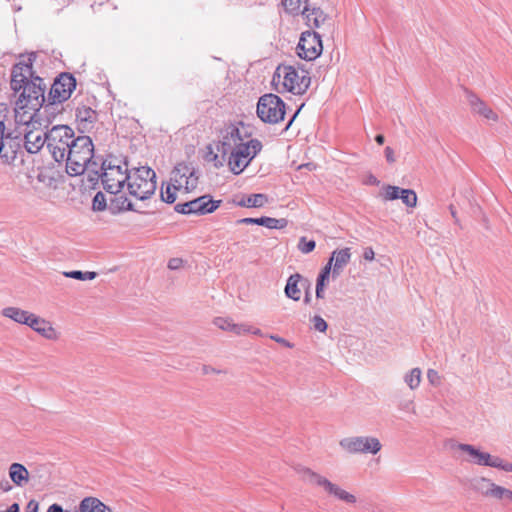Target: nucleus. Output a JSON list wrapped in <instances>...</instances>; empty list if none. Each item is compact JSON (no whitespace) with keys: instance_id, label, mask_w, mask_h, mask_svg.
<instances>
[{"instance_id":"1","label":"nucleus","mask_w":512,"mask_h":512,"mask_svg":"<svg viewBox=\"0 0 512 512\" xmlns=\"http://www.w3.org/2000/svg\"><path fill=\"white\" fill-rule=\"evenodd\" d=\"M216 148L218 152L228 154L229 168L238 175L261 151L262 143L258 139L243 136L236 125H229L222 131L221 140Z\"/></svg>"},{"instance_id":"2","label":"nucleus","mask_w":512,"mask_h":512,"mask_svg":"<svg viewBox=\"0 0 512 512\" xmlns=\"http://www.w3.org/2000/svg\"><path fill=\"white\" fill-rule=\"evenodd\" d=\"M101 182L104 189L114 194L111 206L118 211H136L130 199L124 195H117L129 179L128 164L125 160L109 156L101 164Z\"/></svg>"},{"instance_id":"3","label":"nucleus","mask_w":512,"mask_h":512,"mask_svg":"<svg viewBox=\"0 0 512 512\" xmlns=\"http://www.w3.org/2000/svg\"><path fill=\"white\" fill-rule=\"evenodd\" d=\"M94 145L89 136H78L64 156L66 171L71 176L83 174L86 169L96 172L98 164L93 161Z\"/></svg>"},{"instance_id":"4","label":"nucleus","mask_w":512,"mask_h":512,"mask_svg":"<svg viewBox=\"0 0 512 512\" xmlns=\"http://www.w3.org/2000/svg\"><path fill=\"white\" fill-rule=\"evenodd\" d=\"M272 83L276 89L283 92H291L295 95L304 94L311 83L308 71L291 65H279L274 73Z\"/></svg>"},{"instance_id":"5","label":"nucleus","mask_w":512,"mask_h":512,"mask_svg":"<svg viewBox=\"0 0 512 512\" xmlns=\"http://www.w3.org/2000/svg\"><path fill=\"white\" fill-rule=\"evenodd\" d=\"M126 184L130 196L144 201L155 193L156 173L147 166L134 168L129 172Z\"/></svg>"},{"instance_id":"6","label":"nucleus","mask_w":512,"mask_h":512,"mask_svg":"<svg viewBox=\"0 0 512 512\" xmlns=\"http://www.w3.org/2000/svg\"><path fill=\"white\" fill-rule=\"evenodd\" d=\"M47 148L56 162H64V156L75 141L72 128L56 125L46 132Z\"/></svg>"},{"instance_id":"7","label":"nucleus","mask_w":512,"mask_h":512,"mask_svg":"<svg viewBox=\"0 0 512 512\" xmlns=\"http://www.w3.org/2000/svg\"><path fill=\"white\" fill-rule=\"evenodd\" d=\"M20 91L21 93L16 101L17 107L20 109L39 110L45 102V85L43 79L38 76L30 79Z\"/></svg>"},{"instance_id":"8","label":"nucleus","mask_w":512,"mask_h":512,"mask_svg":"<svg viewBox=\"0 0 512 512\" xmlns=\"http://www.w3.org/2000/svg\"><path fill=\"white\" fill-rule=\"evenodd\" d=\"M257 115L263 122L276 124L284 119L285 103L275 94H265L259 98Z\"/></svg>"},{"instance_id":"9","label":"nucleus","mask_w":512,"mask_h":512,"mask_svg":"<svg viewBox=\"0 0 512 512\" xmlns=\"http://www.w3.org/2000/svg\"><path fill=\"white\" fill-rule=\"evenodd\" d=\"M170 181L183 193H189L198 186L199 174L191 163L181 162L171 171Z\"/></svg>"},{"instance_id":"10","label":"nucleus","mask_w":512,"mask_h":512,"mask_svg":"<svg viewBox=\"0 0 512 512\" xmlns=\"http://www.w3.org/2000/svg\"><path fill=\"white\" fill-rule=\"evenodd\" d=\"M342 450L349 454H377L382 444L379 439L373 436H351L339 441Z\"/></svg>"},{"instance_id":"11","label":"nucleus","mask_w":512,"mask_h":512,"mask_svg":"<svg viewBox=\"0 0 512 512\" xmlns=\"http://www.w3.org/2000/svg\"><path fill=\"white\" fill-rule=\"evenodd\" d=\"M220 202L212 200L209 195H204L185 203H178L175 211L185 215H205L214 212Z\"/></svg>"},{"instance_id":"12","label":"nucleus","mask_w":512,"mask_h":512,"mask_svg":"<svg viewBox=\"0 0 512 512\" xmlns=\"http://www.w3.org/2000/svg\"><path fill=\"white\" fill-rule=\"evenodd\" d=\"M450 448L461 452L462 460L467 463L491 467L494 456L474 445L452 441Z\"/></svg>"},{"instance_id":"13","label":"nucleus","mask_w":512,"mask_h":512,"mask_svg":"<svg viewBox=\"0 0 512 512\" xmlns=\"http://www.w3.org/2000/svg\"><path fill=\"white\" fill-rule=\"evenodd\" d=\"M35 58L36 53H31L27 58L20 60L13 66L11 72V88L15 92H20L23 86L26 85L30 79L35 78L32 69V64Z\"/></svg>"},{"instance_id":"14","label":"nucleus","mask_w":512,"mask_h":512,"mask_svg":"<svg viewBox=\"0 0 512 512\" xmlns=\"http://www.w3.org/2000/svg\"><path fill=\"white\" fill-rule=\"evenodd\" d=\"M76 88V79L72 74L62 73L55 79L49 92L51 103H62L71 97L72 92Z\"/></svg>"},{"instance_id":"15","label":"nucleus","mask_w":512,"mask_h":512,"mask_svg":"<svg viewBox=\"0 0 512 512\" xmlns=\"http://www.w3.org/2000/svg\"><path fill=\"white\" fill-rule=\"evenodd\" d=\"M322 49V41L318 33L310 31L302 33L297 46V53L300 58L309 61L314 60L321 54Z\"/></svg>"},{"instance_id":"16","label":"nucleus","mask_w":512,"mask_h":512,"mask_svg":"<svg viewBox=\"0 0 512 512\" xmlns=\"http://www.w3.org/2000/svg\"><path fill=\"white\" fill-rule=\"evenodd\" d=\"M47 141L46 132H43L35 126L31 129L24 130V146L27 152L31 154L38 153L44 144H47Z\"/></svg>"},{"instance_id":"17","label":"nucleus","mask_w":512,"mask_h":512,"mask_svg":"<svg viewBox=\"0 0 512 512\" xmlns=\"http://www.w3.org/2000/svg\"><path fill=\"white\" fill-rule=\"evenodd\" d=\"M467 99L471 111L474 114L483 117L486 121L490 123H497L499 121L498 114L477 95L470 93Z\"/></svg>"},{"instance_id":"18","label":"nucleus","mask_w":512,"mask_h":512,"mask_svg":"<svg viewBox=\"0 0 512 512\" xmlns=\"http://www.w3.org/2000/svg\"><path fill=\"white\" fill-rule=\"evenodd\" d=\"M471 487L474 491L486 497L496 498L499 493L500 486L493 483L490 479L485 477L475 478L471 482Z\"/></svg>"},{"instance_id":"19","label":"nucleus","mask_w":512,"mask_h":512,"mask_svg":"<svg viewBox=\"0 0 512 512\" xmlns=\"http://www.w3.org/2000/svg\"><path fill=\"white\" fill-rule=\"evenodd\" d=\"M304 281L305 278L299 273L290 275L284 288L285 296L293 301H299L301 298L300 286H304Z\"/></svg>"},{"instance_id":"20","label":"nucleus","mask_w":512,"mask_h":512,"mask_svg":"<svg viewBox=\"0 0 512 512\" xmlns=\"http://www.w3.org/2000/svg\"><path fill=\"white\" fill-rule=\"evenodd\" d=\"M303 478L305 481H307L310 485L317 486L323 489V491L330 495L334 485L336 483L331 482L328 478L325 476L316 473L312 471L309 468H305L303 470Z\"/></svg>"},{"instance_id":"21","label":"nucleus","mask_w":512,"mask_h":512,"mask_svg":"<svg viewBox=\"0 0 512 512\" xmlns=\"http://www.w3.org/2000/svg\"><path fill=\"white\" fill-rule=\"evenodd\" d=\"M330 259L333 262L332 278L336 279L351 259L350 248L333 251Z\"/></svg>"},{"instance_id":"22","label":"nucleus","mask_w":512,"mask_h":512,"mask_svg":"<svg viewBox=\"0 0 512 512\" xmlns=\"http://www.w3.org/2000/svg\"><path fill=\"white\" fill-rule=\"evenodd\" d=\"M214 325L223 331L232 332L235 335L246 334L251 331V326L247 324H237L227 317H217L213 321Z\"/></svg>"},{"instance_id":"23","label":"nucleus","mask_w":512,"mask_h":512,"mask_svg":"<svg viewBox=\"0 0 512 512\" xmlns=\"http://www.w3.org/2000/svg\"><path fill=\"white\" fill-rule=\"evenodd\" d=\"M15 113L16 121L20 124L26 125L25 129L34 127L36 124L40 125L39 110H30L29 108L20 109L16 105Z\"/></svg>"},{"instance_id":"24","label":"nucleus","mask_w":512,"mask_h":512,"mask_svg":"<svg viewBox=\"0 0 512 512\" xmlns=\"http://www.w3.org/2000/svg\"><path fill=\"white\" fill-rule=\"evenodd\" d=\"M304 15L307 25L314 28H320L328 21V16L318 8L309 9L306 6L301 11Z\"/></svg>"},{"instance_id":"25","label":"nucleus","mask_w":512,"mask_h":512,"mask_svg":"<svg viewBox=\"0 0 512 512\" xmlns=\"http://www.w3.org/2000/svg\"><path fill=\"white\" fill-rule=\"evenodd\" d=\"M76 118L83 129H88L97 119V113L91 107L80 105L76 108Z\"/></svg>"},{"instance_id":"26","label":"nucleus","mask_w":512,"mask_h":512,"mask_svg":"<svg viewBox=\"0 0 512 512\" xmlns=\"http://www.w3.org/2000/svg\"><path fill=\"white\" fill-rule=\"evenodd\" d=\"M9 477L15 485L22 487L29 481V472L24 465L12 463L9 467Z\"/></svg>"},{"instance_id":"27","label":"nucleus","mask_w":512,"mask_h":512,"mask_svg":"<svg viewBox=\"0 0 512 512\" xmlns=\"http://www.w3.org/2000/svg\"><path fill=\"white\" fill-rule=\"evenodd\" d=\"M79 512H112V510L98 498L86 497L79 504Z\"/></svg>"},{"instance_id":"28","label":"nucleus","mask_w":512,"mask_h":512,"mask_svg":"<svg viewBox=\"0 0 512 512\" xmlns=\"http://www.w3.org/2000/svg\"><path fill=\"white\" fill-rule=\"evenodd\" d=\"M33 331L41 335L43 338L47 340H58L59 332L53 327L50 321L42 318V324H38L34 327Z\"/></svg>"},{"instance_id":"29","label":"nucleus","mask_w":512,"mask_h":512,"mask_svg":"<svg viewBox=\"0 0 512 512\" xmlns=\"http://www.w3.org/2000/svg\"><path fill=\"white\" fill-rule=\"evenodd\" d=\"M27 310H23L19 307L9 306L1 310V315L12 321L24 325L26 323Z\"/></svg>"},{"instance_id":"30","label":"nucleus","mask_w":512,"mask_h":512,"mask_svg":"<svg viewBox=\"0 0 512 512\" xmlns=\"http://www.w3.org/2000/svg\"><path fill=\"white\" fill-rule=\"evenodd\" d=\"M403 380L411 390H416L422 381L421 369L418 367L412 368L404 374Z\"/></svg>"},{"instance_id":"31","label":"nucleus","mask_w":512,"mask_h":512,"mask_svg":"<svg viewBox=\"0 0 512 512\" xmlns=\"http://www.w3.org/2000/svg\"><path fill=\"white\" fill-rule=\"evenodd\" d=\"M329 496H333L334 498L342 501V502H345L347 504H355L356 501H357V498L355 495L351 494L350 492L344 490L343 488H341L338 484H335L330 495Z\"/></svg>"},{"instance_id":"32","label":"nucleus","mask_w":512,"mask_h":512,"mask_svg":"<svg viewBox=\"0 0 512 512\" xmlns=\"http://www.w3.org/2000/svg\"><path fill=\"white\" fill-rule=\"evenodd\" d=\"M268 202V197L265 194H251L247 198L241 201L239 204L245 207L259 208L263 207Z\"/></svg>"},{"instance_id":"33","label":"nucleus","mask_w":512,"mask_h":512,"mask_svg":"<svg viewBox=\"0 0 512 512\" xmlns=\"http://www.w3.org/2000/svg\"><path fill=\"white\" fill-rule=\"evenodd\" d=\"M177 192H182V191L178 187H175V185H173V183L171 181H169L165 188H164V185H162L161 199L168 204H172L177 199V195H176Z\"/></svg>"},{"instance_id":"34","label":"nucleus","mask_w":512,"mask_h":512,"mask_svg":"<svg viewBox=\"0 0 512 512\" xmlns=\"http://www.w3.org/2000/svg\"><path fill=\"white\" fill-rule=\"evenodd\" d=\"M208 152L205 156V160L207 162H210L214 165L215 168H220L224 165V163L226 161H228V154H223L222 152H220L221 154L219 155L218 153H215L213 151V149L211 148V146L208 147Z\"/></svg>"},{"instance_id":"35","label":"nucleus","mask_w":512,"mask_h":512,"mask_svg":"<svg viewBox=\"0 0 512 512\" xmlns=\"http://www.w3.org/2000/svg\"><path fill=\"white\" fill-rule=\"evenodd\" d=\"M399 199H401L408 207L414 208L417 205V195L412 189L402 188L401 193L399 194Z\"/></svg>"},{"instance_id":"36","label":"nucleus","mask_w":512,"mask_h":512,"mask_svg":"<svg viewBox=\"0 0 512 512\" xmlns=\"http://www.w3.org/2000/svg\"><path fill=\"white\" fill-rule=\"evenodd\" d=\"M285 219H276L271 217H260V225L269 229H282L286 226Z\"/></svg>"},{"instance_id":"37","label":"nucleus","mask_w":512,"mask_h":512,"mask_svg":"<svg viewBox=\"0 0 512 512\" xmlns=\"http://www.w3.org/2000/svg\"><path fill=\"white\" fill-rule=\"evenodd\" d=\"M306 0H282V5L286 12L290 14H298L301 11V5Z\"/></svg>"},{"instance_id":"38","label":"nucleus","mask_w":512,"mask_h":512,"mask_svg":"<svg viewBox=\"0 0 512 512\" xmlns=\"http://www.w3.org/2000/svg\"><path fill=\"white\" fill-rule=\"evenodd\" d=\"M107 202L102 192H97L92 201V209L94 211H103L106 209Z\"/></svg>"},{"instance_id":"39","label":"nucleus","mask_w":512,"mask_h":512,"mask_svg":"<svg viewBox=\"0 0 512 512\" xmlns=\"http://www.w3.org/2000/svg\"><path fill=\"white\" fill-rule=\"evenodd\" d=\"M316 243L314 240H307L306 237H301L298 242V249L304 253L308 254L315 249Z\"/></svg>"},{"instance_id":"40","label":"nucleus","mask_w":512,"mask_h":512,"mask_svg":"<svg viewBox=\"0 0 512 512\" xmlns=\"http://www.w3.org/2000/svg\"><path fill=\"white\" fill-rule=\"evenodd\" d=\"M402 188L392 185H387L384 187V199L385 200H396L399 199V194L401 193Z\"/></svg>"},{"instance_id":"41","label":"nucleus","mask_w":512,"mask_h":512,"mask_svg":"<svg viewBox=\"0 0 512 512\" xmlns=\"http://www.w3.org/2000/svg\"><path fill=\"white\" fill-rule=\"evenodd\" d=\"M491 467L498 468L506 472H512V463L506 462L498 456L493 457Z\"/></svg>"},{"instance_id":"42","label":"nucleus","mask_w":512,"mask_h":512,"mask_svg":"<svg viewBox=\"0 0 512 512\" xmlns=\"http://www.w3.org/2000/svg\"><path fill=\"white\" fill-rule=\"evenodd\" d=\"M427 380L434 387H439L442 384V376L435 369L427 370Z\"/></svg>"},{"instance_id":"43","label":"nucleus","mask_w":512,"mask_h":512,"mask_svg":"<svg viewBox=\"0 0 512 512\" xmlns=\"http://www.w3.org/2000/svg\"><path fill=\"white\" fill-rule=\"evenodd\" d=\"M311 322H312L313 328L316 331H319L322 333L326 332L328 325H327L326 321L321 316L315 315L311 319Z\"/></svg>"},{"instance_id":"44","label":"nucleus","mask_w":512,"mask_h":512,"mask_svg":"<svg viewBox=\"0 0 512 512\" xmlns=\"http://www.w3.org/2000/svg\"><path fill=\"white\" fill-rule=\"evenodd\" d=\"M332 271H333V262L331 259H329L327 264L322 268L317 279L327 282L329 280L330 275H332Z\"/></svg>"},{"instance_id":"45","label":"nucleus","mask_w":512,"mask_h":512,"mask_svg":"<svg viewBox=\"0 0 512 512\" xmlns=\"http://www.w3.org/2000/svg\"><path fill=\"white\" fill-rule=\"evenodd\" d=\"M38 324H42V317L28 311L26 316V323H24V325H27L33 330L34 327Z\"/></svg>"},{"instance_id":"46","label":"nucleus","mask_w":512,"mask_h":512,"mask_svg":"<svg viewBox=\"0 0 512 512\" xmlns=\"http://www.w3.org/2000/svg\"><path fill=\"white\" fill-rule=\"evenodd\" d=\"M326 281L317 279L316 281V297L317 299H323L325 296Z\"/></svg>"},{"instance_id":"47","label":"nucleus","mask_w":512,"mask_h":512,"mask_svg":"<svg viewBox=\"0 0 512 512\" xmlns=\"http://www.w3.org/2000/svg\"><path fill=\"white\" fill-rule=\"evenodd\" d=\"M63 275L68 278H73V279L84 281V272H82V271H78V270L67 271V272H63Z\"/></svg>"},{"instance_id":"48","label":"nucleus","mask_w":512,"mask_h":512,"mask_svg":"<svg viewBox=\"0 0 512 512\" xmlns=\"http://www.w3.org/2000/svg\"><path fill=\"white\" fill-rule=\"evenodd\" d=\"M270 339L274 340L275 342L287 347V348H293L294 347V344L289 342L288 340H286L285 338L283 337H280L278 335H270Z\"/></svg>"},{"instance_id":"49","label":"nucleus","mask_w":512,"mask_h":512,"mask_svg":"<svg viewBox=\"0 0 512 512\" xmlns=\"http://www.w3.org/2000/svg\"><path fill=\"white\" fill-rule=\"evenodd\" d=\"M183 266V260L181 258H172L168 262V268L171 270H178Z\"/></svg>"},{"instance_id":"50","label":"nucleus","mask_w":512,"mask_h":512,"mask_svg":"<svg viewBox=\"0 0 512 512\" xmlns=\"http://www.w3.org/2000/svg\"><path fill=\"white\" fill-rule=\"evenodd\" d=\"M310 282L305 278L304 286H302L305 290L304 303L309 304L311 302V292H310Z\"/></svg>"},{"instance_id":"51","label":"nucleus","mask_w":512,"mask_h":512,"mask_svg":"<svg viewBox=\"0 0 512 512\" xmlns=\"http://www.w3.org/2000/svg\"><path fill=\"white\" fill-rule=\"evenodd\" d=\"M503 498H506V499H509L510 501H512V491L500 486L497 499H503Z\"/></svg>"},{"instance_id":"52","label":"nucleus","mask_w":512,"mask_h":512,"mask_svg":"<svg viewBox=\"0 0 512 512\" xmlns=\"http://www.w3.org/2000/svg\"><path fill=\"white\" fill-rule=\"evenodd\" d=\"M385 158L387 160V162L389 163H394L395 162V155H394V151L391 147L387 146L385 148Z\"/></svg>"},{"instance_id":"53","label":"nucleus","mask_w":512,"mask_h":512,"mask_svg":"<svg viewBox=\"0 0 512 512\" xmlns=\"http://www.w3.org/2000/svg\"><path fill=\"white\" fill-rule=\"evenodd\" d=\"M375 257V253H374V250L371 248V247H367L365 250H364V253H363V258L365 260H368V261H372Z\"/></svg>"},{"instance_id":"54","label":"nucleus","mask_w":512,"mask_h":512,"mask_svg":"<svg viewBox=\"0 0 512 512\" xmlns=\"http://www.w3.org/2000/svg\"><path fill=\"white\" fill-rule=\"evenodd\" d=\"M38 502L30 500L26 506V512H38Z\"/></svg>"},{"instance_id":"55","label":"nucleus","mask_w":512,"mask_h":512,"mask_svg":"<svg viewBox=\"0 0 512 512\" xmlns=\"http://www.w3.org/2000/svg\"><path fill=\"white\" fill-rule=\"evenodd\" d=\"M239 224H257L260 225V218H242L238 220Z\"/></svg>"},{"instance_id":"56","label":"nucleus","mask_w":512,"mask_h":512,"mask_svg":"<svg viewBox=\"0 0 512 512\" xmlns=\"http://www.w3.org/2000/svg\"><path fill=\"white\" fill-rule=\"evenodd\" d=\"M221 372H222V371L217 370L216 368H214V367H212V366H207V365H205V366L203 367V373H204V374H213V373L218 374V373H221Z\"/></svg>"},{"instance_id":"57","label":"nucleus","mask_w":512,"mask_h":512,"mask_svg":"<svg viewBox=\"0 0 512 512\" xmlns=\"http://www.w3.org/2000/svg\"><path fill=\"white\" fill-rule=\"evenodd\" d=\"M47 512H63V508L58 504H52Z\"/></svg>"},{"instance_id":"58","label":"nucleus","mask_w":512,"mask_h":512,"mask_svg":"<svg viewBox=\"0 0 512 512\" xmlns=\"http://www.w3.org/2000/svg\"><path fill=\"white\" fill-rule=\"evenodd\" d=\"M96 276H97L96 272H92V271L84 272V281L85 280H93L96 278Z\"/></svg>"},{"instance_id":"59","label":"nucleus","mask_w":512,"mask_h":512,"mask_svg":"<svg viewBox=\"0 0 512 512\" xmlns=\"http://www.w3.org/2000/svg\"><path fill=\"white\" fill-rule=\"evenodd\" d=\"M449 210H450L451 216H452V217H453V219H454V222H455L456 224H459V219H458V217H457V212H456L455 207H454L453 205H450V206H449Z\"/></svg>"},{"instance_id":"60","label":"nucleus","mask_w":512,"mask_h":512,"mask_svg":"<svg viewBox=\"0 0 512 512\" xmlns=\"http://www.w3.org/2000/svg\"><path fill=\"white\" fill-rule=\"evenodd\" d=\"M0 488H1L3 491L7 492V491H9V490L11 489V485L9 484V482H8V481L1 482V483H0Z\"/></svg>"},{"instance_id":"61","label":"nucleus","mask_w":512,"mask_h":512,"mask_svg":"<svg viewBox=\"0 0 512 512\" xmlns=\"http://www.w3.org/2000/svg\"><path fill=\"white\" fill-rule=\"evenodd\" d=\"M375 141L379 144V145H382L385 141V138L382 134H379L375 137Z\"/></svg>"},{"instance_id":"62","label":"nucleus","mask_w":512,"mask_h":512,"mask_svg":"<svg viewBox=\"0 0 512 512\" xmlns=\"http://www.w3.org/2000/svg\"><path fill=\"white\" fill-rule=\"evenodd\" d=\"M249 333H252L254 335L262 336V331L259 328H253L251 326V331Z\"/></svg>"},{"instance_id":"63","label":"nucleus","mask_w":512,"mask_h":512,"mask_svg":"<svg viewBox=\"0 0 512 512\" xmlns=\"http://www.w3.org/2000/svg\"><path fill=\"white\" fill-rule=\"evenodd\" d=\"M299 111H300V110H298V111L294 114V116L292 117V119L288 122V124H287V126H286V129H288V128L291 126V124H292V122H293L294 118L297 116V114L299 113Z\"/></svg>"},{"instance_id":"64","label":"nucleus","mask_w":512,"mask_h":512,"mask_svg":"<svg viewBox=\"0 0 512 512\" xmlns=\"http://www.w3.org/2000/svg\"><path fill=\"white\" fill-rule=\"evenodd\" d=\"M410 406H412V407H413V403H412V401H410V402L406 403V404L403 406V409H405V410H409V409H410Z\"/></svg>"}]
</instances>
